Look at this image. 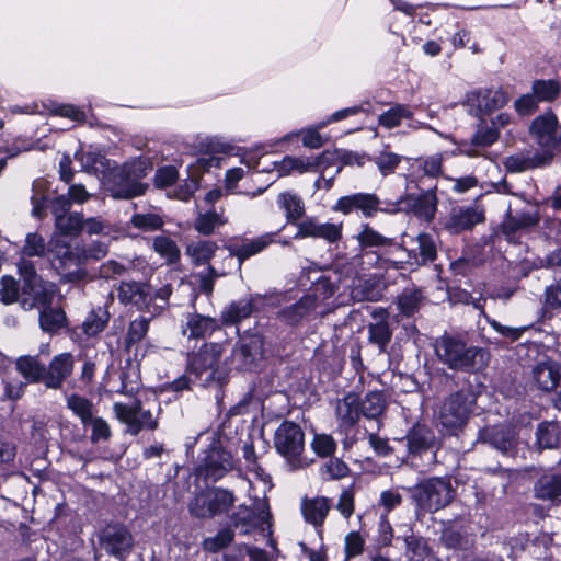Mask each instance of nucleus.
I'll return each instance as SVG.
<instances>
[{
	"instance_id": "4c0bfd02",
	"label": "nucleus",
	"mask_w": 561,
	"mask_h": 561,
	"mask_svg": "<svg viewBox=\"0 0 561 561\" xmlns=\"http://www.w3.org/2000/svg\"><path fill=\"white\" fill-rule=\"evenodd\" d=\"M533 378L539 389L551 391L561 380L560 368L554 363H540L534 367Z\"/></svg>"
},
{
	"instance_id": "de8ad7c7",
	"label": "nucleus",
	"mask_w": 561,
	"mask_h": 561,
	"mask_svg": "<svg viewBox=\"0 0 561 561\" xmlns=\"http://www.w3.org/2000/svg\"><path fill=\"white\" fill-rule=\"evenodd\" d=\"M55 227L57 232L54 236H60L64 240H67V237L77 236L83 229V216L79 213L58 216L55 220Z\"/></svg>"
},
{
	"instance_id": "a19ab883",
	"label": "nucleus",
	"mask_w": 561,
	"mask_h": 561,
	"mask_svg": "<svg viewBox=\"0 0 561 561\" xmlns=\"http://www.w3.org/2000/svg\"><path fill=\"white\" fill-rule=\"evenodd\" d=\"M437 255L436 239L430 233H420L416 238V248L410 251L417 265H424L435 261Z\"/></svg>"
},
{
	"instance_id": "3c124183",
	"label": "nucleus",
	"mask_w": 561,
	"mask_h": 561,
	"mask_svg": "<svg viewBox=\"0 0 561 561\" xmlns=\"http://www.w3.org/2000/svg\"><path fill=\"white\" fill-rule=\"evenodd\" d=\"M33 194L31 196L32 202V215L37 218H42L45 215L46 208L48 207V183L45 179H36L32 185Z\"/></svg>"
},
{
	"instance_id": "9b49d317",
	"label": "nucleus",
	"mask_w": 561,
	"mask_h": 561,
	"mask_svg": "<svg viewBox=\"0 0 561 561\" xmlns=\"http://www.w3.org/2000/svg\"><path fill=\"white\" fill-rule=\"evenodd\" d=\"M334 210L344 215L360 213L365 218H371L377 213L396 214L400 211V202L381 201L374 193H354L337 199Z\"/></svg>"
},
{
	"instance_id": "09e8293b",
	"label": "nucleus",
	"mask_w": 561,
	"mask_h": 561,
	"mask_svg": "<svg viewBox=\"0 0 561 561\" xmlns=\"http://www.w3.org/2000/svg\"><path fill=\"white\" fill-rule=\"evenodd\" d=\"M67 408L80 419L83 427H88L89 422L94 416V407L91 400L79 394H70L66 400Z\"/></svg>"
},
{
	"instance_id": "f03ea898",
	"label": "nucleus",
	"mask_w": 561,
	"mask_h": 561,
	"mask_svg": "<svg viewBox=\"0 0 561 561\" xmlns=\"http://www.w3.org/2000/svg\"><path fill=\"white\" fill-rule=\"evenodd\" d=\"M47 259L50 266L66 282H78L87 275L84 245L53 236L48 241Z\"/></svg>"
},
{
	"instance_id": "0eeeda50",
	"label": "nucleus",
	"mask_w": 561,
	"mask_h": 561,
	"mask_svg": "<svg viewBox=\"0 0 561 561\" xmlns=\"http://www.w3.org/2000/svg\"><path fill=\"white\" fill-rule=\"evenodd\" d=\"M274 446L286 459L289 470L295 471L307 465L301 458L305 433L299 424L291 421L282 422L274 434Z\"/></svg>"
},
{
	"instance_id": "39448f33",
	"label": "nucleus",
	"mask_w": 561,
	"mask_h": 561,
	"mask_svg": "<svg viewBox=\"0 0 561 561\" xmlns=\"http://www.w3.org/2000/svg\"><path fill=\"white\" fill-rule=\"evenodd\" d=\"M151 170L147 159L136 158L126 161L112 174L108 190L114 198L129 199L146 192L147 185L141 180Z\"/></svg>"
},
{
	"instance_id": "f704fd0d",
	"label": "nucleus",
	"mask_w": 561,
	"mask_h": 561,
	"mask_svg": "<svg viewBox=\"0 0 561 561\" xmlns=\"http://www.w3.org/2000/svg\"><path fill=\"white\" fill-rule=\"evenodd\" d=\"M15 368L28 383L45 385L46 365L38 356L22 355L15 360Z\"/></svg>"
},
{
	"instance_id": "4d7b16f0",
	"label": "nucleus",
	"mask_w": 561,
	"mask_h": 561,
	"mask_svg": "<svg viewBox=\"0 0 561 561\" xmlns=\"http://www.w3.org/2000/svg\"><path fill=\"white\" fill-rule=\"evenodd\" d=\"M234 538V531L230 527L220 529L215 536L207 537L203 540L202 547L205 551L217 553L227 548Z\"/></svg>"
},
{
	"instance_id": "473e14b6",
	"label": "nucleus",
	"mask_w": 561,
	"mask_h": 561,
	"mask_svg": "<svg viewBox=\"0 0 561 561\" xmlns=\"http://www.w3.org/2000/svg\"><path fill=\"white\" fill-rule=\"evenodd\" d=\"M332 505V500L325 496L305 499L301 503L305 520L316 528L322 527Z\"/></svg>"
},
{
	"instance_id": "cd10ccee",
	"label": "nucleus",
	"mask_w": 561,
	"mask_h": 561,
	"mask_svg": "<svg viewBox=\"0 0 561 561\" xmlns=\"http://www.w3.org/2000/svg\"><path fill=\"white\" fill-rule=\"evenodd\" d=\"M23 298L21 305L23 309L31 310L33 308L39 309L50 307L54 290L53 286L45 284L42 279L34 284H27L22 286Z\"/></svg>"
},
{
	"instance_id": "ea45409f",
	"label": "nucleus",
	"mask_w": 561,
	"mask_h": 561,
	"mask_svg": "<svg viewBox=\"0 0 561 561\" xmlns=\"http://www.w3.org/2000/svg\"><path fill=\"white\" fill-rule=\"evenodd\" d=\"M153 317L151 314L149 317L139 316L130 321L127 336H126V346L128 351L135 350V357L138 358L139 352L142 348V340L148 333L149 323Z\"/></svg>"
},
{
	"instance_id": "423d86ee",
	"label": "nucleus",
	"mask_w": 561,
	"mask_h": 561,
	"mask_svg": "<svg viewBox=\"0 0 561 561\" xmlns=\"http://www.w3.org/2000/svg\"><path fill=\"white\" fill-rule=\"evenodd\" d=\"M342 294H348L354 301H378L382 297L383 288L377 276L360 274L357 260L343 265L341 279Z\"/></svg>"
},
{
	"instance_id": "2eb2a0df",
	"label": "nucleus",
	"mask_w": 561,
	"mask_h": 561,
	"mask_svg": "<svg viewBox=\"0 0 561 561\" xmlns=\"http://www.w3.org/2000/svg\"><path fill=\"white\" fill-rule=\"evenodd\" d=\"M96 536L100 548L119 560H124L134 546L131 533L121 523L107 524L98 531Z\"/></svg>"
},
{
	"instance_id": "5fc2aeb1",
	"label": "nucleus",
	"mask_w": 561,
	"mask_h": 561,
	"mask_svg": "<svg viewBox=\"0 0 561 561\" xmlns=\"http://www.w3.org/2000/svg\"><path fill=\"white\" fill-rule=\"evenodd\" d=\"M348 472V466L342 459L336 457L329 458L319 469V474L324 481L340 480L345 478Z\"/></svg>"
},
{
	"instance_id": "603ef678",
	"label": "nucleus",
	"mask_w": 561,
	"mask_h": 561,
	"mask_svg": "<svg viewBox=\"0 0 561 561\" xmlns=\"http://www.w3.org/2000/svg\"><path fill=\"white\" fill-rule=\"evenodd\" d=\"M226 222L227 219L224 217V213H218L214 209L199 214L195 219L194 227L199 233L208 236Z\"/></svg>"
},
{
	"instance_id": "f8f14e48",
	"label": "nucleus",
	"mask_w": 561,
	"mask_h": 561,
	"mask_svg": "<svg viewBox=\"0 0 561 561\" xmlns=\"http://www.w3.org/2000/svg\"><path fill=\"white\" fill-rule=\"evenodd\" d=\"M401 440L405 442L408 455L413 462L420 459L428 467L436 462L439 443L428 426L419 423L413 425Z\"/></svg>"
},
{
	"instance_id": "680f3d73",
	"label": "nucleus",
	"mask_w": 561,
	"mask_h": 561,
	"mask_svg": "<svg viewBox=\"0 0 561 561\" xmlns=\"http://www.w3.org/2000/svg\"><path fill=\"white\" fill-rule=\"evenodd\" d=\"M421 300L420 290L405 289L398 298V307L403 314L410 317L419 310Z\"/></svg>"
},
{
	"instance_id": "37998d69",
	"label": "nucleus",
	"mask_w": 561,
	"mask_h": 561,
	"mask_svg": "<svg viewBox=\"0 0 561 561\" xmlns=\"http://www.w3.org/2000/svg\"><path fill=\"white\" fill-rule=\"evenodd\" d=\"M360 412L368 420H378L385 412L387 399L383 391H369L359 399Z\"/></svg>"
},
{
	"instance_id": "bf43d9fd",
	"label": "nucleus",
	"mask_w": 561,
	"mask_h": 561,
	"mask_svg": "<svg viewBox=\"0 0 561 561\" xmlns=\"http://www.w3.org/2000/svg\"><path fill=\"white\" fill-rule=\"evenodd\" d=\"M358 241L360 245L365 248H380L394 244V240L392 238L380 234L378 231L369 227V225H364L362 231L358 233Z\"/></svg>"
},
{
	"instance_id": "7c9ffc66",
	"label": "nucleus",
	"mask_w": 561,
	"mask_h": 561,
	"mask_svg": "<svg viewBox=\"0 0 561 561\" xmlns=\"http://www.w3.org/2000/svg\"><path fill=\"white\" fill-rule=\"evenodd\" d=\"M403 119L410 121L408 126L412 129H419V128L433 129L425 123L414 121L413 112L411 111L410 106H408L405 104H396V105L391 106L389 110L382 112L378 116L379 125L387 129H392L394 127L400 126Z\"/></svg>"
},
{
	"instance_id": "f257e3e1",
	"label": "nucleus",
	"mask_w": 561,
	"mask_h": 561,
	"mask_svg": "<svg viewBox=\"0 0 561 561\" xmlns=\"http://www.w3.org/2000/svg\"><path fill=\"white\" fill-rule=\"evenodd\" d=\"M435 354L448 368L466 373L483 369L490 359L485 348L468 345L461 337L450 334H444L436 340Z\"/></svg>"
},
{
	"instance_id": "864d4df0",
	"label": "nucleus",
	"mask_w": 561,
	"mask_h": 561,
	"mask_svg": "<svg viewBox=\"0 0 561 561\" xmlns=\"http://www.w3.org/2000/svg\"><path fill=\"white\" fill-rule=\"evenodd\" d=\"M153 250L165 260L167 264H174L180 260V249L174 240L167 236H157L152 241Z\"/></svg>"
},
{
	"instance_id": "412c9836",
	"label": "nucleus",
	"mask_w": 561,
	"mask_h": 561,
	"mask_svg": "<svg viewBox=\"0 0 561 561\" xmlns=\"http://www.w3.org/2000/svg\"><path fill=\"white\" fill-rule=\"evenodd\" d=\"M317 307V295H304L298 301L279 309L276 318L286 325L297 327L310 319Z\"/></svg>"
},
{
	"instance_id": "0e129e2a",
	"label": "nucleus",
	"mask_w": 561,
	"mask_h": 561,
	"mask_svg": "<svg viewBox=\"0 0 561 561\" xmlns=\"http://www.w3.org/2000/svg\"><path fill=\"white\" fill-rule=\"evenodd\" d=\"M130 224L142 231L159 230L163 226V219L158 214H135L130 218Z\"/></svg>"
},
{
	"instance_id": "79ce46f5",
	"label": "nucleus",
	"mask_w": 561,
	"mask_h": 561,
	"mask_svg": "<svg viewBox=\"0 0 561 561\" xmlns=\"http://www.w3.org/2000/svg\"><path fill=\"white\" fill-rule=\"evenodd\" d=\"M343 278V266L329 275L321 276L313 286V293L307 295H317L318 302L325 300L336 291L342 293L341 279Z\"/></svg>"
},
{
	"instance_id": "ddd939ff",
	"label": "nucleus",
	"mask_w": 561,
	"mask_h": 561,
	"mask_svg": "<svg viewBox=\"0 0 561 561\" xmlns=\"http://www.w3.org/2000/svg\"><path fill=\"white\" fill-rule=\"evenodd\" d=\"M234 468V459L219 440H213L197 466V474L205 481L217 482Z\"/></svg>"
},
{
	"instance_id": "a211bd4d",
	"label": "nucleus",
	"mask_w": 561,
	"mask_h": 561,
	"mask_svg": "<svg viewBox=\"0 0 561 561\" xmlns=\"http://www.w3.org/2000/svg\"><path fill=\"white\" fill-rule=\"evenodd\" d=\"M507 101V94L502 89H479L467 94V105L477 117L489 115L504 106Z\"/></svg>"
},
{
	"instance_id": "4468645a",
	"label": "nucleus",
	"mask_w": 561,
	"mask_h": 561,
	"mask_svg": "<svg viewBox=\"0 0 561 561\" xmlns=\"http://www.w3.org/2000/svg\"><path fill=\"white\" fill-rule=\"evenodd\" d=\"M335 154L330 151H324L317 157H285L277 165V171L280 175H287L291 171L304 173L306 171H321V179L327 182V188L332 185L333 178L340 172L341 168H335L334 174L330 179H325L324 172L329 167L334 165Z\"/></svg>"
},
{
	"instance_id": "8fccbe9b",
	"label": "nucleus",
	"mask_w": 561,
	"mask_h": 561,
	"mask_svg": "<svg viewBox=\"0 0 561 561\" xmlns=\"http://www.w3.org/2000/svg\"><path fill=\"white\" fill-rule=\"evenodd\" d=\"M218 245L216 242L210 240H197L192 241L187 248L186 252L192 257L195 264H205L210 261V259L215 255Z\"/></svg>"
},
{
	"instance_id": "4be33fe9",
	"label": "nucleus",
	"mask_w": 561,
	"mask_h": 561,
	"mask_svg": "<svg viewBox=\"0 0 561 561\" xmlns=\"http://www.w3.org/2000/svg\"><path fill=\"white\" fill-rule=\"evenodd\" d=\"M374 322L367 325L368 343L376 346L378 352L386 353L392 339V330L388 323L389 313L385 308L376 307L370 311Z\"/></svg>"
},
{
	"instance_id": "7ed1b4c3",
	"label": "nucleus",
	"mask_w": 561,
	"mask_h": 561,
	"mask_svg": "<svg viewBox=\"0 0 561 561\" xmlns=\"http://www.w3.org/2000/svg\"><path fill=\"white\" fill-rule=\"evenodd\" d=\"M222 351V344L204 343L198 352L187 354L186 373L193 375L203 387H221L227 375L220 366Z\"/></svg>"
},
{
	"instance_id": "bb28decb",
	"label": "nucleus",
	"mask_w": 561,
	"mask_h": 561,
	"mask_svg": "<svg viewBox=\"0 0 561 561\" xmlns=\"http://www.w3.org/2000/svg\"><path fill=\"white\" fill-rule=\"evenodd\" d=\"M268 514V511L265 512V510L255 513L247 505H239L237 510L229 515L228 527L233 529V531H239L241 535H249L265 520Z\"/></svg>"
},
{
	"instance_id": "774afa93",
	"label": "nucleus",
	"mask_w": 561,
	"mask_h": 561,
	"mask_svg": "<svg viewBox=\"0 0 561 561\" xmlns=\"http://www.w3.org/2000/svg\"><path fill=\"white\" fill-rule=\"evenodd\" d=\"M311 448L319 457H331L336 450V443L331 435L314 434Z\"/></svg>"
},
{
	"instance_id": "2f4dec72",
	"label": "nucleus",
	"mask_w": 561,
	"mask_h": 561,
	"mask_svg": "<svg viewBox=\"0 0 561 561\" xmlns=\"http://www.w3.org/2000/svg\"><path fill=\"white\" fill-rule=\"evenodd\" d=\"M500 131L494 126L481 125L471 138L470 145L460 148V152L467 157L474 158L483 156V150L497 141Z\"/></svg>"
},
{
	"instance_id": "c03bdc74",
	"label": "nucleus",
	"mask_w": 561,
	"mask_h": 561,
	"mask_svg": "<svg viewBox=\"0 0 561 561\" xmlns=\"http://www.w3.org/2000/svg\"><path fill=\"white\" fill-rule=\"evenodd\" d=\"M67 324V316L60 308L48 307L39 311V327L49 334L58 333Z\"/></svg>"
},
{
	"instance_id": "6ab92c4d",
	"label": "nucleus",
	"mask_w": 561,
	"mask_h": 561,
	"mask_svg": "<svg viewBox=\"0 0 561 561\" xmlns=\"http://www.w3.org/2000/svg\"><path fill=\"white\" fill-rule=\"evenodd\" d=\"M478 440L488 444L503 455H513L517 446V434L508 425H495L479 431Z\"/></svg>"
},
{
	"instance_id": "393cba45",
	"label": "nucleus",
	"mask_w": 561,
	"mask_h": 561,
	"mask_svg": "<svg viewBox=\"0 0 561 561\" xmlns=\"http://www.w3.org/2000/svg\"><path fill=\"white\" fill-rule=\"evenodd\" d=\"M342 237V225L332 222H319L316 218H307L298 224L296 239L320 238L330 243L336 242Z\"/></svg>"
},
{
	"instance_id": "a878e982",
	"label": "nucleus",
	"mask_w": 561,
	"mask_h": 561,
	"mask_svg": "<svg viewBox=\"0 0 561 561\" xmlns=\"http://www.w3.org/2000/svg\"><path fill=\"white\" fill-rule=\"evenodd\" d=\"M118 299L124 305L135 306L138 310L149 313L150 286L142 282H122L118 287Z\"/></svg>"
},
{
	"instance_id": "69168bd1",
	"label": "nucleus",
	"mask_w": 561,
	"mask_h": 561,
	"mask_svg": "<svg viewBox=\"0 0 561 561\" xmlns=\"http://www.w3.org/2000/svg\"><path fill=\"white\" fill-rule=\"evenodd\" d=\"M227 273L225 271H217L214 266L208 265L206 270L196 274L198 280V289L201 293L209 296L213 294L215 280Z\"/></svg>"
},
{
	"instance_id": "b1692460",
	"label": "nucleus",
	"mask_w": 561,
	"mask_h": 561,
	"mask_svg": "<svg viewBox=\"0 0 561 561\" xmlns=\"http://www.w3.org/2000/svg\"><path fill=\"white\" fill-rule=\"evenodd\" d=\"M276 233H265L254 239H247L242 243H233L227 247L229 254L226 261L232 263L237 259L238 268H241L242 263L253 255L261 253L274 241Z\"/></svg>"
},
{
	"instance_id": "9d476101",
	"label": "nucleus",
	"mask_w": 561,
	"mask_h": 561,
	"mask_svg": "<svg viewBox=\"0 0 561 561\" xmlns=\"http://www.w3.org/2000/svg\"><path fill=\"white\" fill-rule=\"evenodd\" d=\"M530 135L541 148L539 154L550 163L561 152V126L552 111L537 116L529 127Z\"/></svg>"
},
{
	"instance_id": "72a5a7b5",
	"label": "nucleus",
	"mask_w": 561,
	"mask_h": 561,
	"mask_svg": "<svg viewBox=\"0 0 561 561\" xmlns=\"http://www.w3.org/2000/svg\"><path fill=\"white\" fill-rule=\"evenodd\" d=\"M483 219L480 211L472 207L454 208L447 221V228L453 233L471 229Z\"/></svg>"
},
{
	"instance_id": "e433bc0d",
	"label": "nucleus",
	"mask_w": 561,
	"mask_h": 561,
	"mask_svg": "<svg viewBox=\"0 0 561 561\" xmlns=\"http://www.w3.org/2000/svg\"><path fill=\"white\" fill-rule=\"evenodd\" d=\"M548 164V162L542 159L539 154V151H524L517 152L515 154L508 156L504 161V167L508 172H524L526 170L540 168Z\"/></svg>"
},
{
	"instance_id": "a18cd8bd",
	"label": "nucleus",
	"mask_w": 561,
	"mask_h": 561,
	"mask_svg": "<svg viewBox=\"0 0 561 561\" xmlns=\"http://www.w3.org/2000/svg\"><path fill=\"white\" fill-rule=\"evenodd\" d=\"M277 204L279 208L285 211L288 222H296L305 214V203L302 198L293 192L280 193L277 197Z\"/></svg>"
},
{
	"instance_id": "c756f323",
	"label": "nucleus",
	"mask_w": 561,
	"mask_h": 561,
	"mask_svg": "<svg viewBox=\"0 0 561 561\" xmlns=\"http://www.w3.org/2000/svg\"><path fill=\"white\" fill-rule=\"evenodd\" d=\"M262 357L260 341L252 339L248 342L236 344L231 352L232 364L239 370H251Z\"/></svg>"
},
{
	"instance_id": "e2e57ef3",
	"label": "nucleus",
	"mask_w": 561,
	"mask_h": 561,
	"mask_svg": "<svg viewBox=\"0 0 561 561\" xmlns=\"http://www.w3.org/2000/svg\"><path fill=\"white\" fill-rule=\"evenodd\" d=\"M113 410L116 416L128 426V432L131 435H137L145 427L142 424L135 419V412L129 409L128 404L115 402Z\"/></svg>"
},
{
	"instance_id": "052dcab7",
	"label": "nucleus",
	"mask_w": 561,
	"mask_h": 561,
	"mask_svg": "<svg viewBox=\"0 0 561 561\" xmlns=\"http://www.w3.org/2000/svg\"><path fill=\"white\" fill-rule=\"evenodd\" d=\"M47 108L50 114L69 118L76 123H83L87 119L85 112L72 104L51 102Z\"/></svg>"
},
{
	"instance_id": "58836bf2",
	"label": "nucleus",
	"mask_w": 561,
	"mask_h": 561,
	"mask_svg": "<svg viewBox=\"0 0 561 561\" xmlns=\"http://www.w3.org/2000/svg\"><path fill=\"white\" fill-rule=\"evenodd\" d=\"M110 321V312L105 307L91 309L80 325L82 334L88 339L95 337L104 331Z\"/></svg>"
},
{
	"instance_id": "6e6552de",
	"label": "nucleus",
	"mask_w": 561,
	"mask_h": 561,
	"mask_svg": "<svg viewBox=\"0 0 561 561\" xmlns=\"http://www.w3.org/2000/svg\"><path fill=\"white\" fill-rule=\"evenodd\" d=\"M232 491L224 488H206L197 492L188 503V512L201 519L222 515L234 504Z\"/></svg>"
},
{
	"instance_id": "20e7f679",
	"label": "nucleus",
	"mask_w": 561,
	"mask_h": 561,
	"mask_svg": "<svg viewBox=\"0 0 561 561\" xmlns=\"http://www.w3.org/2000/svg\"><path fill=\"white\" fill-rule=\"evenodd\" d=\"M410 492L417 511L424 513L437 512L449 505L455 497V489L448 477L423 479Z\"/></svg>"
},
{
	"instance_id": "338daca9",
	"label": "nucleus",
	"mask_w": 561,
	"mask_h": 561,
	"mask_svg": "<svg viewBox=\"0 0 561 561\" xmlns=\"http://www.w3.org/2000/svg\"><path fill=\"white\" fill-rule=\"evenodd\" d=\"M171 294L170 285L162 286L154 294L150 290L149 314L151 317L159 316L167 308Z\"/></svg>"
},
{
	"instance_id": "c9c22d12",
	"label": "nucleus",
	"mask_w": 561,
	"mask_h": 561,
	"mask_svg": "<svg viewBox=\"0 0 561 561\" xmlns=\"http://www.w3.org/2000/svg\"><path fill=\"white\" fill-rule=\"evenodd\" d=\"M535 497L561 505V474L545 476L534 485Z\"/></svg>"
},
{
	"instance_id": "aec40b11",
	"label": "nucleus",
	"mask_w": 561,
	"mask_h": 561,
	"mask_svg": "<svg viewBox=\"0 0 561 561\" xmlns=\"http://www.w3.org/2000/svg\"><path fill=\"white\" fill-rule=\"evenodd\" d=\"M75 364V356L70 352L55 355L46 366L45 387L53 390L62 389L73 373Z\"/></svg>"
},
{
	"instance_id": "f3484780",
	"label": "nucleus",
	"mask_w": 561,
	"mask_h": 561,
	"mask_svg": "<svg viewBox=\"0 0 561 561\" xmlns=\"http://www.w3.org/2000/svg\"><path fill=\"white\" fill-rule=\"evenodd\" d=\"M272 297L267 295H250L249 297L231 301L220 312V321L222 325H238L241 321L251 317L261 307L271 301Z\"/></svg>"
},
{
	"instance_id": "dca6fc26",
	"label": "nucleus",
	"mask_w": 561,
	"mask_h": 561,
	"mask_svg": "<svg viewBox=\"0 0 561 561\" xmlns=\"http://www.w3.org/2000/svg\"><path fill=\"white\" fill-rule=\"evenodd\" d=\"M396 202H400V210L405 208L416 217L431 221L437 211L436 185H428L426 188H422L419 194L407 193Z\"/></svg>"
},
{
	"instance_id": "6e6d98bb",
	"label": "nucleus",
	"mask_w": 561,
	"mask_h": 561,
	"mask_svg": "<svg viewBox=\"0 0 561 561\" xmlns=\"http://www.w3.org/2000/svg\"><path fill=\"white\" fill-rule=\"evenodd\" d=\"M561 91V87L556 80H535L533 82L531 92L539 102L554 101Z\"/></svg>"
},
{
	"instance_id": "1a4fd4ad",
	"label": "nucleus",
	"mask_w": 561,
	"mask_h": 561,
	"mask_svg": "<svg viewBox=\"0 0 561 561\" xmlns=\"http://www.w3.org/2000/svg\"><path fill=\"white\" fill-rule=\"evenodd\" d=\"M477 394L471 388H462L447 397L440 405L438 420L447 430L461 428L472 413Z\"/></svg>"
},
{
	"instance_id": "5701e85b",
	"label": "nucleus",
	"mask_w": 561,
	"mask_h": 561,
	"mask_svg": "<svg viewBox=\"0 0 561 561\" xmlns=\"http://www.w3.org/2000/svg\"><path fill=\"white\" fill-rule=\"evenodd\" d=\"M220 328L219 321L215 318L203 316L197 312H187L182 320V334L188 340H204L209 337Z\"/></svg>"
},
{
	"instance_id": "49530a36",
	"label": "nucleus",
	"mask_w": 561,
	"mask_h": 561,
	"mask_svg": "<svg viewBox=\"0 0 561 561\" xmlns=\"http://www.w3.org/2000/svg\"><path fill=\"white\" fill-rule=\"evenodd\" d=\"M561 439V425L558 422H541L536 430V443L540 448H557Z\"/></svg>"
},
{
	"instance_id": "13d9d810",
	"label": "nucleus",
	"mask_w": 561,
	"mask_h": 561,
	"mask_svg": "<svg viewBox=\"0 0 561 561\" xmlns=\"http://www.w3.org/2000/svg\"><path fill=\"white\" fill-rule=\"evenodd\" d=\"M48 242L37 232H28L25 237L24 245L20 251V255L27 257L47 256Z\"/></svg>"
},
{
	"instance_id": "c85d7f7f",
	"label": "nucleus",
	"mask_w": 561,
	"mask_h": 561,
	"mask_svg": "<svg viewBox=\"0 0 561 561\" xmlns=\"http://www.w3.org/2000/svg\"><path fill=\"white\" fill-rule=\"evenodd\" d=\"M335 413L339 427L344 432L353 428L359 421L362 412L359 405V396L354 392L346 393L339 399L335 405Z\"/></svg>"
}]
</instances>
